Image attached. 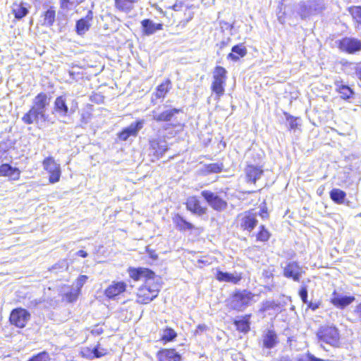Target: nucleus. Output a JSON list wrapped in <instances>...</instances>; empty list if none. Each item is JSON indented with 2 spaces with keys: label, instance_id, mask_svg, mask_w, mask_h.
Wrapping results in <instances>:
<instances>
[{
  "label": "nucleus",
  "instance_id": "1",
  "mask_svg": "<svg viewBox=\"0 0 361 361\" xmlns=\"http://www.w3.org/2000/svg\"><path fill=\"white\" fill-rule=\"evenodd\" d=\"M127 272L133 281L144 279V282L137 288L135 293L136 303L147 305L158 297L161 290V283L155 281L157 276L153 270L143 267H129Z\"/></svg>",
  "mask_w": 361,
  "mask_h": 361
},
{
  "label": "nucleus",
  "instance_id": "2",
  "mask_svg": "<svg viewBox=\"0 0 361 361\" xmlns=\"http://www.w3.org/2000/svg\"><path fill=\"white\" fill-rule=\"evenodd\" d=\"M169 8L173 11V17L176 20L177 28L183 29L194 18L197 6L183 1H176Z\"/></svg>",
  "mask_w": 361,
  "mask_h": 361
},
{
  "label": "nucleus",
  "instance_id": "3",
  "mask_svg": "<svg viewBox=\"0 0 361 361\" xmlns=\"http://www.w3.org/2000/svg\"><path fill=\"white\" fill-rule=\"evenodd\" d=\"M318 342L329 345L334 348L341 346V335L339 329L335 324L321 325L317 332Z\"/></svg>",
  "mask_w": 361,
  "mask_h": 361
},
{
  "label": "nucleus",
  "instance_id": "4",
  "mask_svg": "<svg viewBox=\"0 0 361 361\" xmlns=\"http://www.w3.org/2000/svg\"><path fill=\"white\" fill-rule=\"evenodd\" d=\"M227 71L221 66H216L212 72V80L210 85L212 94L219 102L226 92Z\"/></svg>",
  "mask_w": 361,
  "mask_h": 361
},
{
  "label": "nucleus",
  "instance_id": "5",
  "mask_svg": "<svg viewBox=\"0 0 361 361\" xmlns=\"http://www.w3.org/2000/svg\"><path fill=\"white\" fill-rule=\"evenodd\" d=\"M180 113H183V109L181 108H171L165 109L161 112L152 111V119L156 123H166L164 129L166 130L170 128H176L181 126L180 123L175 122L176 115Z\"/></svg>",
  "mask_w": 361,
  "mask_h": 361
},
{
  "label": "nucleus",
  "instance_id": "6",
  "mask_svg": "<svg viewBox=\"0 0 361 361\" xmlns=\"http://www.w3.org/2000/svg\"><path fill=\"white\" fill-rule=\"evenodd\" d=\"M255 294L247 289H237L231 295L233 309L243 310L254 301Z\"/></svg>",
  "mask_w": 361,
  "mask_h": 361
},
{
  "label": "nucleus",
  "instance_id": "7",
  "mask_svg": "<svg viewBox=\"0 0 361 361\" xmlns=\"http://www.w3.org/2000/svg\"><path fill=\"white\" fill-rule=\"evenodd\" d=\"M31 319L30 312L23 307H16L13 309L8 316L9 324L17 328L24 329Z\"/></svg>",
  "mask_w": 361,
  "mask_h": 361
},
{
  "label": "nucleus",
  "instance_id": "8",
  "mask_svg": "<svg viewBox=\"0 0 361 361\" xmlns=\"http://www.w3.org/2000/svg\"><path fill=\"white\" fill-rule=\"evenodd\" d=\"M236 222L242 231L250 233L257 226L258 220L253 210L249 209L238 214Z\"/></svg>",
  "mask_w": 361,
  "mask_h": 361
},
{
  "label": "nucleus",
  "instance_id": "9",
  "mask_svg": "<svg viewBox=\"0 0 361 361\" xmlns=\"http://www.w3.org/2000/svg\"><path fill=\"white\" fill-rule=\"evenodd\" d=\"M42 166L44 169L49 173V182L50 183H55L59 181L61 175V166L53 157L49 156L44 158L42 161Z\"/></svg>",
  "mask_w": 361,
  "mask_h": 361
},
{
  "label": "nucleus",
  "instance_id": "10",
  "mask_svg": "<svg viewBox=\"0 0 361 361\" xmlns=\"http://www.w3.org/2000/svg\"><path fill=\"white\" fill-rule=\"evenodd\" d=\"M201 195L214 211L219 212H223L228 207V202L226 200L221 198L219 195L211 190H202Z\"/></svg>",
  "mask_w": 361,
  "mask_h": 361
},
{
  "label": "nucleus",
  "instance_id": "11",
  "mask_svg": "<svg viewBox=\"0 0 361 361\" xmlns=\"http://www.w3.org/2000/svg\"><path fill=\"white\" fill-rule=\"evenodd\" d=\"M185 205L186 209L192 214L200 217L207 214V207L204 205L200 197L196 195L189 196L185 202Z\"/></svg>",
  "mask_w": 361,
  "mask_h": 361
},
{
  "label": "nucleus",
  "instance_id": "12",
  "mask_svg": "<svg viewBox=\"0 0 361 361\" xmlns=\"http://www.w3.org/2000/svg\"><path fill=\"white\" fill-rule=\"evenodd\" d=\"M128 285L125 281H113L104 290V295L108 300H117L127 291Z\"/></svg>",
  "mask_w": 361,
  "mask_h": 361
},
{
  "label": "nucleus",
  "instance_id": "13",
  "mask_svg": "<svg viewBox=\"0 0 361 361\" xmlns=\"http://www.w3.org/2000/svg\"><path fill=\"white\" fill-rule=\"evenodd\" d=\"M337 46L340 51L348 54L361 51V41L354 37H344L337 42Z\"/></svg>",
  "mask_w": 361,
  "mask_h": 361
},
{
  "label": "nucleus",
  "instance_id": "14",
  "mask_svg": "<svg viewBox=\"0 0 361 361\" xmlns=\"http://www.w3.org/2000/svg\"><path fill=\"white\" fill-rule=\"evenodd\" d=\"M173 87L172 81L169 78H165L160 84H159L152 93L151 97V103L155 104L158 100H164Z\"/></svg>",
  "mask_w": 361,
  "mask_h": 361
},
{
  "label": "nucleus",
  "instance_id": "15",
  "mask_svg": "<svg viewBox=\"0 0 361 361\" xmlns=\"http://www.w3.org/2000/svg\"><path fill=\"white\" fill-rule=\"evenodd\" d=\"M245 178L247 183L255 184L264 174L263 166L247 163L244 169Z\"/></svg>",
  "mask_w": 361,
  "mask_h": 361
},
{
  "label": "nucleus",
  "instance_id": "16",
  "mask_svg": "<svg viewBox=\"0 0 361 361\" xmlns=\"http://www.w3.org/2000/svg\"><path fill=\"white\" fill-rule=\"evenodd\" d=\"M143 120H137L129 126L123 128L117 133L118 138L121 141H126L130 136L137 137L138 132L142 128Z\"/></svg>",
  "mask_w": 361,
  "mask_h": 361
},
{
  "label": "nucleus",
  "instance_id": "17",
  "mask_svg": "<svg viewBox=\"0 0 361 361\" xmlns=\"http://www.w3.org/2000/svg\"><path fill=\"white\" fill-rule=\"evenodd\" d=\"M156 357L158 361H182V355L174 348L159 349Z\"/></svg>",
  "mask_w": 361,
  "mask_h": 361
},
{
  "label": "nucleus",
  "instance_id": "18",
  "mask_svg": "<svg viewBox=\"0 0 361 361\" xmlns=\"http://www.w3.org/2000/svg\"><path fill=\"white\" fill-rule=\"evenodd\" d=\"M303 272L302 268L298 262H290L284 267L283 274L285 277L298 282Z\"/></svg>",
  "mask_w": 361,
  "mask_h": 361
},
{
  "label": "nucleus",
  "instance_id": "19",
  "mask_svg": "<svg viewBox=\"0 0 361 361\" xmlns=\"http://www.w3.org/2000/svg\"><path fill=\"white\" fill-rule=\"evenodd\" d=\"M247 54V49L243 42L237 44L231 47V51L227 54L226 59L232 62L239 61Z\"/></svg>",
  "mask_w": 361,
  "mask_h": 361
},
{
  "label": "nucleus",
  "instance_id": "20",
  "mask_svg": "<svg viewBox=\"0 0 361 361\" xmlns=\"http://www.w3.org/2000/svg\"><path fill=\"white\" fill-rule=\"evenodd\" d=\"M355 300L353 295L341 296L334 290L332 293V298L330 299V302L338 309H344Z\"/></svg>",
  "mask_w": 361,
  "mask_h": 361
},
{
  "label": "nucleus",
  "instance_id": "21",
  "mask_svg": "<svg viewBox=\"0 0 361 361\" xmlns=\"http://www.w3.org/2000/svg\"><path fill=\"white\" fill-rule=\"evenodd\" d=\"M149 149L152 156L157 159H159L168 150V147L164 145V141L154 138L149 142Z\"/></svg>",
  "mask_w": 361,
  "mask_h": 361
},
{
  "label": "nucleus",
  "instance_id": "22",
  "mask_svg": "<svg viewBox=\"0 0 361 361\" xmlns=\"http://www.w3.org/2000/svg\"><path fill=\"white\" fill-rule=\"evenodd\" d=\"M21 171L17 167H13L9 164L0 165V177H8L11 180L20 179Z\"/></svg>",
  "mask_w": 361,
  "mask_h": 361
},
{
  "label": "nucleus",
  "instance_id": "23",
  "mask_svg": "<svg viewBox=\"0 0 361 361\" xmlns=\"http://www.w3.org/2000/svg\"><path fill=\"white\" fill-rule=\"evenodd\" d=\"M215 278L219 282H227L233 284H238L243 279V276L241 273L233 274L217 270L215 274Z\"/></svg>",
  "mask_w": 361,
  "mask_h": 361
},
{
  "label": "nucleus",
  "instance_id": "24",
  "mask_svg": "<svg viewBox=\"0 0 361 361\" xmlns=\"http://www.w3.org/2000/svg\"><path fill=\"white\" fill-rule=\"evenodd\" d=\"M172 221L176 228L181 232L196 229L195 226L191 222L185 220L179 213H176L173 216Z\"/></svg>",
  "mask_w": 361,
  "mask_h": 361
},
{
  "label": "nucleus",
  "instance_id": "25",
  "mask_svg": "<svg viewBox=\"0 0 361 361\" xmlns=\"http://www.w3.org/2000/svg\"><path fill=\"white\" fill-rule=\"evenodd\" d=\"M142 32L145 35H151L158 30L164 29V24L154 23L150 19L146 18L141 21Z\"/></svg>",
  "mask_w": 361,
  "mask_h": 361
},
{
  "label": "nucleus",
  "instance_id": "26",
  "mask_svg": "<svg viewBox=\"0 0 361 361\" xmlns=\"http://www.w3.org/2000/svg\"><path fill=\"white\" fill-rule=\"evenodd\" d=\"M44 117V113L31 106L29 110L23 116L21 119L25 124L31 125L34 123H37L39 118Z\"/></svg>",
  "mask_w": 361,
  "mask_h": 361
},
{
  "label": "nucleus",
  "instance_id": "27",
  "mask_svg": "<svg viewBox=\"0 0 361 361\" xmlns=\"http://www.w3.org/2000/svg\"><path fill=\"white\" fill-rule=\"evenodd\" d=\"M50 104V97L46 92H40L35 97L32 106L44 114L47 107Z\"/></svg>",
  "mask_w": 361,
  "mask_h": 361
},
{
  "label": "nucleus",
  "instance_id": "28",
  "mask_svg": "<svg viewBox=\"0 0 361 361\" xmlns=\"http://www.w3.org/2000/svg\"><path fill=\"white\" fill-rule=\"evenodd\" d=\"M263 347L271 349L276 346L279 343L276 332L273 329L267 330L262 336Z\"/></svg>",
  "mask_w": 361,
  "mask_h": 361
},
{
  "label": "nucleus",
  "instance_id": "29",
  "mask_svg": "<svg viewBox=\"0 0 361 361\" xmlns=\"http://www.w3.org/2000/svg\"><path fill=\"white\" fill-rule=\"evenodd\" d=\"M251 314H247L242 316L238 319H234L233 323L235 326V329L240 333L247 334L250 330V318Z\"/></svg>",
  "mask_w": 361,
  "mask_h": 361
},
{
  "label": "nucleus",
  "instance_id": "30",
  "mask_svg": "<svg viewBox=\"0 0 361 361\" xmlns=\"http://www.w3.org/2000/svg\"><path fill=\"white\" fill-rule=\"evenodd\" d=\"M100 345L97 344L92 350L89 348H86L83 351L81 352L82 357L88 359L100 358L106 355L108 352L106 349L100 348Z\"/></svg>",
  "mask_w": 361,
  "mask_h": 361
},
{
  "label": "nucleus",
  "instance_id": "31",
  "mask_svg": "<svg viewBox=\"0 0 361 361\" xmlns=\"http://www.w3.org/2000/svg\"><path fill=\"white\" fill-rule=\"evenodd\" d=\"M92 19V13L90 11L85 18H80L76 22L75 30L78 35H83L90 29Z\"/></svg>",
  "mask_w": 361,
  "mask_h": 361
},
{
  "label": "nucleus",
  "instance_id": "32",
  "mask_svg": "<svg viewBox=\"0 0 361 361\" xmlns=\"http://www.w3.org/2000/svg\"><path fill=\"white\" fill-rule=\"evenodd\" d=\"M255 241L257 243H267L269 241L271 237V233L266 227L265 225L262 224L259 226L257 231L254 234Z\"/></svg>",
  "mask_w": 361,
  "mask_h": 361
},
{
  "label": "nucleus",
  "instance_id": "33",
  "mask_svg": "<svg viewBox=\"0 0 361 361\" xmlns=\"http://www.w3.org/2000/svg\"><path fill=\"white\" fill-rule=\"evenodd\" d=\"M42 25L46 26H51L56 20V9L54 6L49 8L42 13Z\"/></svg>",
  "mask_w": 361,
  "mask_h": 361
},
{
  "label": "nucleus",
  "instance_id": "34",
  "mask_svg": "<svg viewBox=\"0 0 361 361\" xmlns=\"http://www.w3.org/2000/svg\"><path fill=\"white\" fill-rule=\"evenodd\" d=\"M54 108L57 113L63 116H66L68 113V107L66 104V98L63 96H59L56 98Z\"/></svg>",
  "mask_w": 361,
  "mask_h": 361
},
{
  "label": "nucleus",
  "instance_id": "35",
  "mask_svg": "<svg viewBox=\"0 0 361 361\" xmlns=\"http://www.w3.org/2000/svg\"><path fill=\"white\" fill-rule=\"evenodd\" d=\"M160 13L161 14V18H164L163 22H160L161 24H164V27L169 28V27H176L177 28V23L176 18L173 17V11L171 13H168L166 11H163L162 9H159Z\"/></svg>",
  "mask_w": 361,
  "mask_h": 361
},
{
  "label": "nucleus",
  "instance_id": "36",
  "mask_svg": "<svg viewBox=\"0 0 361 361\" xmlns=\"http://www.w3.org/2000/svg\"><path fill=\"white\" fill-rule=\"evenodd\" d=\"M115 8L123 12L128 13L133 8V4L138 0H114Z\"/></svg>",
  "mask_w": 361,
  "mask_h": 361
},
{
  "label": "nucleus",
  "instance_id": "37",
  "mask_svg": "<svg viewBox=\"0 0 361 361\" xmlns=\"http://www.w3.org/2000/svg\"><path fill=\"white\" fill-rule=\"evenodd\" d=\"M280 304L274 300H266L262 302L259 312L265 313L269 311H274L276 313L281 312Z\"/></svg>",
  "mask_w": 361,
  "mask_h": 361
},
{
  "label": "nucleus",
  "instance_id": "38",
  "mask_svg": "<svg viewBox=\"0 0 361 361\" xmlns=\"http://www.w3.org/2000/svg\"><path fill=\"white\" fill-rule=\"evenodd\" d=\"M25 5L26 4L23 2L13 4L12 13L14 15L15 18L20 20L27 15L28 9Z\"/></svg>",
  "mask_w": 361,
  "mask_h": 361
},
{
  "label": "nucleus",
  "instance_id": "39",
  "mask_svg": "<svg viewBox=\"0 0 361 361\" xmlns=\"http://www.w3.org/2000/svg\"><path fill=\"white\" fill-rule=\"evenodd\" d=\"M348 11L355 22V27L361 30V6H351L348 8Z\"/></svg>",
  "mask_w": 361,
  "mask_h": 361
},
{
  "label": "nucleus",
  "instance_id": "40",
  "mask_svg": "<svg viewBox=\"0 0 361 361\" xmlns=\"http://www.w3.org/2000/svg\"><path fill=\"white\" fill-rule=\"evenodd\" d=\"M335 85L336 86V92L343 99L347 100L353 97L354 92L351 87L346 85L340 84L338 82H335Z\"/></svg>",
  "mask_w": 361,
  "mask_h": 361
},
{
  "label": "nucleus",
  "instance_id": "41",
  "mask_svg": "<svg viewBox=\"0 0 361 361\" xmlns=\"http://www.w3.org/2000/svg\"><path fill=\"white\" fill-rule=\"evenodd\" d=\"M329 196L331 200L338 204H341L344 202L345 198L346 197V193L342 190L338 188H333L329 192Z\"/></svg>",
  "mask_w": 361,
  "mask_h": 361
},
{
  "label": "nucleus",
  "instance_id": "42",
  "mask_svg": "<svg viewBox=\"0 0 361 361\" xmlns=\"http://www.w3.org/2000/svg\"><path fill=\"white\" fill-rule=\"evenodd\" d=\"M283 115L286 117V121L288 122V130H299L301 126L300 121V118L298 116H294L290 115L288 112H283Z\"/></svg>",
  "mask_w": 361,
  "mask_h": 361
},
{
  "label": "nucleus",
  "instance_id": "43",
  "mask_svg": "<svg viewBox=\"0 0 361 361\" xmlns=\"http://www.w3.org/2000/svg\"><path fill=\"white\" fill-rule=\"evenodd\" d=\"M80 295L81 293L79 290H77L75 288L71 289L62 295V300L67 303H74L78 300Z\"/></svg>",
  "mask_w": 361,
  "mask_h": 361
},
{
  "label": "nucleus",
  "instance_id": "44",
  "mask_svg": "<svg viewBox=\"0 0 361 361\" xmlns=\"http://www.w3.org/2000/svg\"><path fill=\"white\" fill-rule=\"evenodd\" d=\"M177 337V333L171 327H166L164 329V334L160 340L163 343H167L173 341Z\"/></svg>",
  "mask_w": 361,
  "mask_h": 361
},
{
  "label": "nucleus",
  "instance_id": "45",
  "mask_svg": "<svg viewBox=\"0 0 361 361\" xmlns=\"http://www.w3.org/2000/svg\"><path fill=\"white\" fill-rule=\"evenodd\" d=\"M222 163H210L204 166V170L207 173H217L223 171Z\"/></svg>",
  "mask_w": 361,
  "mask_h": 361
},
{
  "label": "nucleus",
  "instance_id": "46",
  "mask_svg": "<svg viewBox=\"0 0 361 361\" xmlns=\"http://www.w3.org/2000/svg\"><path fill=\"white\" fill-rule=\"evenodd\" d=\"M84 0H61L60 6L62 9L69 10L77 6Z\"/></svg>",
  "mask_w": 361,
  "mask_h": 361
},
{
  "label": "nucleus",
  "instance_id": "47",
  "mask_svg": "<svg viewBox=\"0 0 361 361\" xmlns=\"http://www.w3.org/2000/svg\"><path fill=\"white\" fill-rule=\"evenodd\" d=\"M89 277L87 275H79L75 281V289L82 293V288L87 283Z\"/></svg>",
  "mask_w": 361,
  "mask_h": 361
},
{
  "label": "nucleus",
  "instance_id": "48",
  "mask_svg": "<svg viewBox=\"0 0 361 361\" xmlns=\"http://www.w3.org/2000/svg\"><path fill=\"white\" fill-rule=\"evenodd\" d=\"M90 99L92 102H93L94 103L102 104L104 102V97L100 93L95 92L91 95Z\"/></svg>",
  "mask_w": 361,
  "mask_h": 361
},
{
  "label": "nucleus",
  "instance_id": "49",
  "mask_svg": "<svg viewBox=\"0 0 361 361\" xmlns=\"http://www.w3.org/2000/svg\"><path fill=\"white\" fill-rule=\"evenodd\" d=\"M299 295L303 302V303H306L307 300V290L305 286H303L299 290Z\"/></svg>",
  "mask_w": 361,
  "mask_h": 361
},
{
  "label": "nucleus",
  "instance_id": "50",
  "mask_svg": "<svg viewBox=\"0 0 361 361\" xmlns=\"http://www.w3.org/2000/svg\"><path fill=\"white\" fill-rule=\"evenodd\" d=\"M90 333L93 336H99L104 333V329L99 324H97L93 326Z\"/></svg>",
  "mask_w": 361,
  "mask_h": 361
},
{
  "label": "nucleus",
  "instance_id": "51",
  "mask_svg": "<svg viewBox=\"0 0 361 361\" xmlns=\"http://www.w3.org/2000/svg\"><path fill=\"white\" fill-rule=\"evenodd\" d=\"M310 14V8L307 5H302L300 7V15L302 18H305Z\"/></svg>",
  "mask_w": 361,
  "mask_h": 361
},
{
  "label": "nucleus",
  "instance_id": "52",
  "mask_svg": "<svg viewBox=\"0 0 361 361\" xmlns=\"http://www.w3.org/2000/svg\"><path fill=\"white\" fill-rule=\"evenodd\" d=\"M305 304H307V308L312 311H315L321 305V302L319 301L318 302L307 301Z\"/></svg>",
  "mask_w": 361,
  "mask_h": 361
},
{
  "label": "nucleus",
  "instance_id": "53",
  "mask_svg": "<svg viewBox=\"0 0 361 361\" xmlns=\"http://www.w3.org/2000/svg\"><path fill=\"white\" fill-rule=\"evenodd\" d=\"M259 215L262 219H268L269 217V214L268 212L267 208L266 207L261 208L259 212Z\"/></svg>",
  "mask_w": 361,
  "mask_h": 361
},
{
  "label": "nucleus",
  "instance_id": "54",
  "mask_svg": "<svg viewBox=\"0 0 361 361\" xmlns=\"http://www.w3.org/2000/svg\"><path fill=\"white\" fill-rule=\"evenodd\" d=\"M208 329L207 326L206 324H198L197 326V329L195 331V335H199L200 334H202V332L207 331Z\"/></svg>",
  "mask_w": 361,
  "mask_h": 361
},
{
  "label": "nucleus",
  "instance_id": "55",
  "mask_svg": "<svg viewBox=\"0 0 361 361\" xmlns=\"http://www.w3.org/2000/svg\"><path fill=\"white\" fill-rule=\"evenodd\" d=\"M147 252L149 255V257L152 259H157L158 258V255L156 253L155 250H152V249H147Z\"/></svg>",
  "mask_w": 361,
  "mask_h": 361
},
{
  "label": "nucleus",
  "instance_id": "56",
  "mask_svg": "<svg viewBox=\"0 0 361 361\" xmlns=\"http://www.w3.org/2000/svg\"><path fill=\"white\" fill-rule=\"evenodd\" d=\"M355 314L361 320V302L359 303L354 310Z\"/></svg>",
  "mask_w": 361,
  "mask_h": 361
},
{
  "label": "nucleus",
  "instance_id": "57",
  "mask_svg": "<svg viewBox=\"0 0 361 361\" xmlns=\"http://www.w3.org/2000/svg\"><path fill=\"white\" fill-rule=\"evenodd\" d=\"M228 45V42L226 40H223L220 42L219 44H216V46L220 49H223L225 47H226Z\"/></svg>",
  "mask_w": 361,
  "mask_h": 361
},
{
  "label": "nucleus",
  "instance_id": "58",
  "mask_svg": "<svg viewBox=\"0 0 361 361\" xmlns=\"http://www.w3.org/2000/svg\"><path fill=\"white\" fill-rule=\"evenodd\" d=\"M76 255L78 256V257H82V258H85L88 256V254L86 251L83 250H78L77 252H76Z\"/></svg>",
  "mask_w": 361,
  "mask_h": 361
},
{
  "label": "nucleus",
  "instance_id": "59",
  "mask_svg": "<svg viewBox=\"0 0 361 361\" xmlns=\"http://www.w3.org/2000/svg\"><path fill=\"white\" fill-rule=\"evenodd\" d=\"M355 74L357 77L361 80V65L356 68Z\"/></svg>",
  "mask_w": 361,
  "mask_h": 361
},
{
  "label": "nucleus",
  "instance_id": "60",
  "mask_svg": "<svg viewBox=\"0 0 361 361\" xmlns=\"http://www.w3.org/2000/svg\"><path fill=\"white\" fill-rule=\"evenodd\" d=\"M91 116H92L91 114H90V113H87V114H86V115L83 114V115L82 116V120H84V119H88V118H91Z\"/></svg>",
  "mask_w": 361,
  "mask_h": 361
},
{
  "label": "nucleus",
  "instance_id": "61",
  "mask_svg": "<svg viewBox=\"0 0 361 361\" xmlns=\"http://www.w3.org/2000/svg\"><path fill=\"white\" fill-rule=\"evenodd\" d=\"M278 361H291V360L288 357H281Z\"/></svg>",
  "mask_w": 361,
  "mask_h": 361
},
{
  "label": "nucleus",
  "instance_id": "62",
  "mask_svg": "<svg viewBox=\"0 0 361 361\" xmlns=\"http://www.w3.org/2000/svg\"><path fill=\"white\" fill-rule=\"evenodd\" d=\"M198 263H199V264H204V265H206V264H209V263H207L206 261L202 260V259H199V260H198Z\"/></svg>",
  "mask_w": 361,
  "mask_h": 361
}]
</instances>
